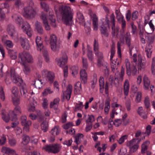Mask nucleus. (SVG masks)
Returning <instances> with one entry per match:
<instances>
[{"label": "nucleus", "mask_w": 155, "mask_h": 155, "mask_svg": "<svg viewBox=\"0 0 155 155\" xmlns=\"http://www.w3.org/2000/svg\"><path fill=\"white\" fill-rule=\"evenodd\" d=\"M48 18L50 21V24L51 26L54 28L56 27L55 23V16L52 13H49V15L48 16Z\"/></svg>", "instance_id": "obj_22"}, {"label": "nucleus", "mask_w": 155, "mask_h": 155, "mask_svg": "<svg viewBox=\"0 0 155 155\" xmlns=\"http://www.w3.org/2000/svg\"><path fill=\"white\" fill-rule=\"evenodd\" d=\"M129 84L128 81L126 80L124 83V95L127 96L129 92Z\"/></svg>", "instance_id": "obj_27"}, {"label": "nucleus", "mask_w": 155, "mask_h": 155, "mask_svg": "<svg viewBox=\"0 0 155 155\" xmlns=\"http://www.w3.org/2000/svg\"><path fill=\"white\" fill-rule=\"evenodd\" d=\"M72 86L71 84H69L67 87L66 90L63 92L64 97H65L66 98L69 100L71 97V95L72 91Z\"/></svg>", "instance_id": "obj_13"}, {"label": "nucleus", "mask_w": 155, "mask_h": 155, "mask_svg": "<svg viewBox=\"0 0 155 155\" xmlns=\"http://www.w3.org/2000/svg\"><path fill=\"white\" fill-rule=\"evenodd\" d=\"M124 37H120V42H118L117 43V54L118 55L119 57L120 58H121V44H124Z\"/></svg>", "instance_id": "obj_16"}, {"label": "nucleus", "mask_w": 155, "mask_h": 155, "mask_svg": "<svg viewBox=\"0 0 155 155\" xmlns=\"http://www.w3.org/2000/svg\"><path fill=\"white\" fill-rule=\"evenodd\" d=\"M44 117L42 113L40 111L38 113L37 115L36 119L39 122L43 121L44 120Z\"/></svg>", "instance_id": "obj_41"}, {"label": "nucleus", "mask_w": 155, "mask_h": 155, "mask_svg": "<svg viewBox=\"0 0 155 155\" xmlns=\"http://www.w3.org/2000/svg\"><path fill=\"white\" fill-rule=\"evenodd\" d=\"M7 30L8 34L12 36L15 31L14 26L11 24H9L8 25Z\"/></svg>", "instance_id": "obj_30"}, {"label": "nucleus", "mask_w": 155, "mask_h": 155, "mask_svg": "<svg viewBox=\"0 0 155 155\" xmlns=\"http://www.w3.org/2000/svg\"><path fill=\"white\" fill-rule=\"evenodd\" d=\"M72 122H69L63 126V128L65 129H68L70 127L74 126Z\"/></svg>", "instance_id": "obj_60"}, {"label": "nucleus", "mask_w": 155, "mask_h": 155, "mask_svg": "<svg viewBox=\"0 0 155 155\" xmlns=\"http://www.w3.org/2000/svg\"><path fill=\"white\" fill-rule=\"evenodd\" d=\"M82 91L81 84L80 82H77L75 86L74 92L75 94H81V92Z\"/></svg>", "instance_id": "obj_25"}, {"label": "nucleus", "mask_w": 155, "mask_h": 155, "mask_svg": "<svg viewBox=\"0 0 155 155\" xmlns=\"http://www.w3.org/2000/svg\"><path fill=\"white\" fill-rule=\"evenodd\" d=\"M144 105L146 109H148L150 107V103L149 98L148 97H146L144 101Z\"/></svg>", "instance_id": "obj_52"}, {"label": "nucleus", "mask_w": 155, "mask_h": 155, "mask_svg": "<svg viewBox=\"0 0 155 155\" xmlns=\"http://www.w3.org/2000/svg\"><path fill=\"white\" fill-rule=\"evenodd\" d=\"M15 19L16 23L17 24H19V25H21L24 22H23V19L20 16H17V18Z\"/></svg>", "instance_id": "obj_61"}, {"label": "nucleus", "mask_w": 155, "mask_h": 155, "mask_svg": "<svg viewBox=\"0 0 155 155\" xmlns=\"http://www.w3.org/2000/svg\"><path fill=\"white\" fill-rule=\"evenodd\" d=\"M83 137L84 136L82 134H77V135L74 137L75 139V142L76 143L77 145H78V142L79 141V139L80 138H83Z\"/></svg>", "instance_id": "obj_57"}, {"label": "nucleus", "mask_w": 155, "mask_h": 155, "mask_svg": "<svg viewBox=\"0 0 155 155\" xmlns=\"http://www.w3.org/2000/svg\"><path fill=\"white\" fill-rule=\"evenodd\" d=\"M57 37L55 35H52L50 38V44L51 49L53 51L56 50Z\"/></svg>", "instance_id": "obj_10"}, {"label": "nucleus", "mask_w": 155, "mask_h": 155, "mask_svg": "<svg viewBox=\"0 0 155 155\" xmlns=\"http://www.w3.org/2000/svg\"><path fill=\"white\" fill-rule=\"evenodd\" d=\"M20 91L21 96L23 97L26 98L28 96V93L27 91L25 84H23L20 87Z\"/></svg>", "instance_id": "obj_19"}, {"label": "nucleus", "mask_w": 155, "mask_h": 155, "mask_svg": "<svg viewBox=\"0 0 155 155\" xmlns=\"http://www.w3.org/2000/svg\"><path fill=\"white\" fill-rule=\"evenodd\" d=\"M125 66L126 73L129 76H130L131 74L134 76L137 74V70L135 66L133 65L130 66V62L127 61L125 63Z\"/></svg>", "instance_id": "obj_6"}, {"label": "nucleus", "mask_w": 155, "mask_h": 155, "mask_svg": "<svg viewBox=\"0 0 155 155\" xmlns=\"http://www.w3.org/2000/svg\"><path fill=\"white\" fill-rule=\"evenodd\" d=\"M34 85L36 88L38 89L41 88L45 85V83L42 81L40 75H38L37 78L35 80Z\"/></svg>", "instance_id": "obj_12"}, {"label": "nucleus", "mask_w": 155, "mask_h": 155, "mask_svg": "<svg viewBox=\"0 0 155 155\" xmlns=\"http://www.w3.org/2000/svg\"><path fill=\"white\" fill-rule=\"evenodd\" d=\"M93 25L94 29L95 30H97L98 28V18L95 14H93L92 17Z\"/></svg>", "instance_id": "obj_24"}, {"label": "nucleus", "mask_w": 155, "mask_h": 155, "mask_svg": "<svg viewBox=\"0 0 155 155\" xmlns=\"http://www.w3.org/2000/svg\"><path fill=\"white\" fill-rule=\"evenodd\" d=\"M143 81L144 83V89L148 90L150 85V81L146 75H145L143 78Z\"/></svg>", "instance_id": "obj_31"}, {"label": "nucleus", "mask_w": 155, "mask_h": 155, "mask_svg": "<svg viewBox=\"0 0 155 155\" xmlns=\"http://www.w3.org/2000/svg\"><path fill=\"white\" fill-rule=\"evenodd\" d=\"M141 140L140 138L133 139L127 142V146L129 148L132 146L137 143H139Z\"/></svg>", "instance_id": "obj_29"}, {"label": "nucleus", "mask_w": 155, "mask_h": 155, "mask_svg": "<svg viewBox=\"0 0 155 155\" xmlns=\"http://www.w3.org/2000/svg\"><path fill=\"white\" fill-rule=\"evenodd\" d=\"M142 94L140 92L137 93L136 96L135 101L137 103H139L141 101Z\"/></svg>", "instance_id": "obj_55"}, {"label": "nucleus", "mask_w": 155, "mask_h": 155, "mask_svg": "<svg viewBox=\"0 0 155 155\" xmlns=\"http://www.w3.org/2000/svg\"><path fill=\"white\" fill-rule=\"evenodd\" d=\"M145 51L146 53L148 58H150L151 57V54L152 52V47L149 45H148L145 48Z\"/></svg>", "instance_id": "obj_37"}, {"label": "nucleus", "mask_w": 155, "mask_h": 155, "mask_svg": "<svg viewBox=\"0 0 155 155\" xmlns=\"http://www.w3.org/2000/svg\"><path fill=\"white\" fill-rule=\"evenodd\" d=\"M100 31L101 34L104 35L105 37H108V36L109 34L106 27L104 26H101L100 29Z\"/></svg>", "instance_id": "obj_38"}, {"label": "nucleus", "mask_w": 155, "mask_h": 155, "mask_svg": "<svg viewBox=\"0 0 155 155\" xmlns=\"http://www.w3.org/2000/svg\"><path fill=\"white\" fill-rule=\"evenodd\" d=\"M139 147V143H137L135 144H134L130 148V152L133 153L136 151L137 150Z\"/></svg>", "instance_id": "obj_49"}, {"label": "nucleus", "mask_w": 155, "mask_h": 155, "mask_svg": "<svg viewBox=\"0 0 155 155\" xmlns=\"http://www.w3.org/2000/svg\"><path fill=\"white\" fill-rule=\"evenodd\" d=\"M6 139L4 135H2L0 138V145H4L6 141Z\"/></svg>", "instance_id": "obj_58"}, {"label": "nucleus", "mask_w": 155, "mask_h": 155, "mask_svg": "<svg viewBox=\"0 0 155 155\" xmlns=\"http://www.w3.org/2000/svg\"><path fill=\"white\" fill-rule=\"evenodd\" d=\"M62 20L66 25L71 26L73 21V13L68 6L61 5L59 7Z\"/></svg>", "instance_id": "obj_1"}, {"label": "nucleus", "mask_w": 155, "mask_h": 155, "mask_svg": "<svg viewBox=\"0 0 155 155\" xmlns=\"http://www.w3.org/2000/svg\"><path fill=\"white\" fill-rule=\"evenodd\" d=\"M22 28L25 31L28 30H30L31 29L30 25L26 21L24 22L23 23Z\"/></svg>", "instance_id": "obj_46"}, {"label": "nucleus", "mask_w": 155, "mask_h": 155, "mask_svg": "<svg viewBox=\"0 0 155 155\" xmlns=\"http://www.w3.org/2000/svg\"><path fill=\"white\" fill-rule=\"evenodd\" d=\"M43 55L46 59V61L48 62L49 60V58L48 56V52L47 50H44L42 51Z\"/></svg>", "instance_id": "obj_63"}, {"label": "nucleus", "mask_w": 155, "mask_h": 155, "mask_svg": "<svg viewBox=\"0 0 155 155\" xmlns=\"http://www.w3.org/2000/svg\"><path fill=\"white\" fill-rule=\"evenodd\" d=\"M60 131L58 126H55L51 131L50 133L52 135L56 136L58 135Z\"/></svg>", "instance_id": "obj_33"}, {"label": "nucleus", "mask_w": 155, "mask_h": 155, "mask_svg": "<svg viewBox=\"0 0 155 155\" xmlns=\"http://www.w3.org/2000/svg\"><path fill=\"white\" fill-rule=\"evenodd\" d=\"M40 18L43 21L45 27L47 30H49L50 29V27L48 24V21L46 18V15L43 12H42L41 15L40 16Z\"/></svg>", "instance_id": "obj_14"}, {"label": "nucleus", "mask_w": 155, "mask_h": 155, "mask_svg": "<svg viewBox=\"0 0 155 155\" xmlns=\"http://www.w3.org/2000/svg\"><path fill=\"white\" fill-rule=\"evenodd\" d=\"M41 7L44 9L45 11L46 12L48 11L49 10V7L48 5L45 2H42L40 3Z\"/></svg>", "instance_id": "obj_50"}, {"label": "nucleus", "mask_w": 155, "mask_h": 155, "mask_svg": "<svg viewBox=\"0 0 155 155\" xmlns=\"http://www.w3.org/2000/svg\"><path fill=\"white\" fill-rule=\"evenodd\" d=\"M21 113V110L20 107L18 106L15 107L12 112L10 114V116L14 117L15 115L17 117V115H20Z\"/></svg>", "instance_id": "obj_18"}, {"label": "nucleus", "mask_w": 155, "mask_h": 155, "mask_svg": "<svg viewBox=\"0 0 155 155\" xmlns=\"http://www.w3.org/2000/svg\"><path fill=\"white\" fill-rule=\"evenodd\" d=\"M41 129L44 132L47 131L48 128V124L46 121H43L41 125Z\"/></svg>", "instance_id": "obj_42"}, {"label": "nucleus", "mask_w": 155, "mask_h": 155, "mask_svg": "<svg viewBox=\"0 0 155 155\" xmlns=\"http://www.w3.org/2000/svg\"><path fill=\"white\" fill-rule=\"evenodd\" d=\"M12 80L14 83L16 84L17 85L21 87L22 86L23 84H25L23 83L22 79L18 77L13 79Z\"/></svg>", "instance_id": "obj_32"}, {"label": "nucleus", "mask_w": 155, "mask_h": 155, "mask_svg": "<svg viewBox=\"0 0 155 155\" xmlns=\"http://www.w3.org/2000/svg\"><path fill=\"white\" fill-rule=\"evenodd\" d=\"M80 78L82 82L84 84L86 83L87 80V75L85 70H83L80 71Z\"/></svg>", "instance_id": "obj_23"}, {"label": "nucleus", "mask_w": 155, "mask_h": 155, "mask_svg": "<svg viewBox=\"0 0 155 155\" xmlns=\"http://www.w3.org/2000/svg\"><path fill=\"white\" fill-rule=\"evenodd\" d=\"M60 101V99L58 98H57L54 100L53 102H51L50 104V107L51 108H52L54 106L57 105L59 104Z\"/></svg>", "instance_id": "obj_47"}, {"label": "nucleus", "mask_w": 155, "mask_h": 155, "mask_svg": "<svg viewBox=\"0 0 155 155\" xmlns=\"http://www.w3.org/2000/svg\"><path fill=\"white\" fill-rule=\"evenodd\" d=\"M0 98L3 101H4L5 99V93L4 91V89L2 86L0 87Z\"/></svg>", "instance_id": "obj_48"}, {"label": "nucleus", "mask_w": 155, "mask_h": 155, "mask_svg": "<svg viewBox=\"0 0 155 155\" xmlns=\"http://www.w3.org/2000/svg\"><path fill=\"white\" fill-rule=\"evenodd\" d=\"M87 56L90 61H93L94 59V56L93 51L90 48H88L87 49Z\"/></svg>", "instance_id": "obj_36"}, {"label": "nucleus", "mask_w": 155, "mask_h": 155, "mask_svg": "<svg viewBox=\"0 0 155 155\" xmlns=\"http://www.w3.org/2000/svg\"><path fill=\"white\" fill-rule=\"evenodd\" d=\"M44 149L49 153L54 154L58 153L60 151L61 147L59 145L57 144L47 145L45 147Z\"/></svg>", "instance_id": "obj_5"}, {"label": "nucleus", "mask_w": 155, "mask_h": 155, "mask_svg": "<svg viewBox=\"0 0 155 155\" xmlns=\"http://www.w3.org/2000/svg\"><path fill=\"white\" fill-rule=\"evenodd\" d=\"M54 74L49 72L48 73L47 78L48 80L52 83L54 81Z\"/></svg>", "instance_id": "obj_53"}, {"label": "nucleus", "mask_w": 155, "mask_h": 155, "mask_svg": "<svg viewBox=\"0 0 155 155\" xmlns=\"http://www.w3.org/2000/svg\"><path fill=\"white\" fill-rule=\"evenodd\" d=\"M2 118L6 122H8L9 120L10 119L13 122L11 123L12 126V128L16 127L18 124V122L17 121V118L15 115L14 116V117L9 116L7 117L6 118L5 114H4V112L2 113Z\"/></svg>", "instance_id": "obj_7"}, {"label": "nucleus", "mask_w": 155, "mask_h": 155, "mask_svg": "<svg viewBox=\"0 0 155 155\" xmlns=\"http://www.w3.org/2000/svg\"><path fill=\"white\" fill-rule=\"evenodd\" d=\"M138 70L143 71L145 67V63L142 62V58L139 55H138Z\"/></svg>", "instance_id": "obj_28"}, {"label": "nucleus", "mask_w": 155, "mask_h": 155, "mask_svg": "<svg viewBox=\"0 0 155 155\" xmlns=\"http://www.w3.org/2000/svg\"><path fill=\"white\" fill-rule=\"evenodd\" d=\"M35 29L38 33L40 35L43 34L44 30L41 23L37 21L35 23Z\"/></svg>", "instance_id": "obj_21"}, {"label": "nucleus", "mask_w": 155, "mask_h": 155, "mask_svg": "<svg viewBox=\"0 0 155 155\" xmlns=\"http://www.w3.org/2000/svg\"><path fill=\"white\" fill-rule=\"evenodd\" d=\"M30 107L28 109V111L30 112H34L35 110V104L34 102H31L30 103Z\"/></svg>", "instance_id": "obj_54"}, {"label": "nucleus", "mask_w": 155, "mask_h": 155, "mask_svg": "<svg viewBox=\"0 0 155 155\" xmlns=\"http://www.w3.org/2000/svg\"><path fill=\"white\" fill-rule=\"evenodd\" d=\"M115 16L113 13L110 16V22L112 24V25L111 27V28L112 30V35L113 37L115 36V34H118V33L119 30L118 28L117 27L115 28Z\"/></svg>", "instance_id": "obj_9"}, {"label": "nucleus", "mask_w": 155, "mask_h": 155, "mask_svg": "<svg viewBox=\"0 0 155 155\" xmlns=\"http://www.w3.org/2000/svg\"><path fill=\"white\" fill-rule=\"evenodd\" d=\"M23 141L21 142V143L24 145L27 144L30 141V138L27 135H24L23 136L22 138Z\"/></svg>", "instance_id": "obj_44"}, {"label": "nucleus", "mask_w": 155, "mask_h": 155, "mask_svg": "<svg viewBox=\"0 0 155 155\" xmlns=\"http://www.w3.org/2000/svg\"><path fill=\"white\" fill-rule=\"evenodd\" d=\"M68 57L66 55L64 54L62 57L58 61V64L61 67L64 68V75L66 77L68 75V67L66 65L64 66L67 62Z\"/></svg>", "instance_id": "obj_3"}, {"label": "nucleus", "mask_w": 155, "mask_h": 155, "mask_svg": "<svg viewBox=\"0 0 155 155\" xmlns=\"http://www.w3.org/2000/svg\"><path fill=\"white\" fill-rule=\"evenodd\" d=\"M8 52L10 58L12 60H15L17 58V54L16 52L14 51L9 50L8 51Z\"/></svg>", "instance_id": "obj_39"}, {"label": "nucleus", "mask_w": 155, "mask_h": 155, "mask_svg": "<svg viewBox=\"0 0 155 155\" xmlns=\"http://www.w3.org/2000/svg\"><path fill=\"white\" fill-rule=\"evenodd\" d=\"M99 82L100 89H103L104 88L105 93L107 95V96H108L109 95V85L107 82H106L104 85V79L102 77H100L99 79Z\"/></svg>", "instance_id": "obj_8"}, {"label": "nucleus", "mask_w": 155, "mask_h": 155, "mask_svg": "<svg viewBox=\"0 0 155 155\" xmlns=\"http://www.w3.org/2000/svg\"><path fill=\"white\" fill-rule=\"evenodd\" d=\"M151 127L150 125H148L146 128V132H143L142 133L140 131H137L136 133L135 137H139L141 134H146L147 136L149 135L151 132Z\"/></svg>", "instance_id": "obj_15"}, {"label": "nucleus", "mask_w": 155, "mask_h": 155, "mask_svg": "<svg viewBox=\"0 0 155 155\" xmlns=\"http://www.w3.org/2000/svg\"><path fill=\"white\" fill-rule=\"evenodd\" d=\"M37 12L31 6H28L24 8L23 16L26 18L31 20L34 18L36 15Z\"/></svg>", "instance_id": "obj_2"}, {"label": "nucleus", "mask_w": 155, "mask_h": 155, "mask_svg": "<svg viewBox=\"0 0 155 155\" xmlns=\"http://www.w3.org/2000/svg\"><path fill=\"white\" fill-rule=\"evenodd\" d=\"M130 25L132 28V32L133 34L134 35L137 31V27L136 26L134 25L133 22L131 23Z\"/></svg>", "instance_id": "obj_64"}, {"label": "nucleus", "mask_w": 155, "mask_h": 155, "mask_svg": "<svg viewBox=\"0 0 155 155\" xmlns=\"http://www.w3.org/2000/svg\"><path fill=\"white\" fill-rule=\"evenodd\" d=\"M2 151L5 153L9 155H17L14 150L5 147H2Z\"/></svg>", "instance_id": "obj_17"}, {"label": "nucleus", "mask_w": 155, "mask_h": 155, "mask_svg": "<svg viewBox=\"0 0 155 155\" xmlns=\"http://www.w3.org/2000/svg\"><path fill=\"white\" fill-rule=\"evenodd\" d=\"M25 64H23L24 66L23 71L25 74H28L30 73V69L29 66Z\"/></svg>", "instance_id": "obj_51"}, {"label": "nucleus", "mask_w": 155, "mask_h": 155, "mask_svg": "<svg viewBox=\"0 0 155 155\" xmlns=\"http://www.w3.org/2000/svg\"><path fill=\"white\" fill-rule=\"evenodd\" d=\"M125 39L126 43L129 47V50H130V52H131L132 49L133 48V47H131L130 46L131 45V39L130 35L128 32L126 33V36L125 37Z\"/></svg>", "instance_id": "obj_26"}, {"label": "nucleus", "mask_w": 155, "mask_h": 155, "mask_svg": "<svg viewBox=\"0 0 155 155\" xmlns=\"http://www.w3.org/2000/svg\"><path fill=\"white\" fill-rule=\"evenodd\" d=\"M10 74L12 80L17 77L16 74L15 73V70L14 69H11Z\"/></svg>", "instance_id": "obj_56"}, {"label": "nucleus", "mask_w": 155, "mask_h": 155, "mask_svg": "<svg viewBox=\"0 0 155 155\" xmlns=\"http://www.w3.org/2000/svg\"><path fill=\"white\" fill-rule=\"evenodd\" d=\"M77 15L79 23L80 24L84 23L85 22V20L83 14L80 12H79L77 13Z\"/></svg>", "instance_id": "obj_40"}, {"label": "nucleus", "mask_w": 155, "mask_h": 155, "mask_svg": "<svg viewBox=\"0 0 155 155\" xmlns=\"http://www.w3.org/2000/svg\"><path fill=\"white\" fill-rule=\"evenodd\" d=\"M138 13L137 11L133 12L132 14L131 19L133 20H135L138 18Z\"/></svg>", "instance_id": "obj_59"}, {"label": "nucleus", "mask_w": 155, "mask_h": 155, "mask_svg": "<svg viewBox=\"0 0 155 155\" xmlns=\"http://www.w3.org/2000/svg\"><path fill=\"white\" fill-rule=\"evenodd\" d=\"M150 143V142L148 141H146L142 145L141 153L142 154H144L147 150L148 146Z\"/></svg>", "instance_id": "obj_35"}, {"label": "nucleus", "mask_w": 155, "mask_h": 155, "mask_svg": "<svg viewBox=\"0 0 155 155\" xmlns=\"http://www.w3.org/2000/svg\"><path fill=\"white\" fill-rule=\"evenodd\" d=\"M35 41L38 50L41 51L43 48V41L41 40V37L39 36H37L36 38Z\"/></svg>", "instance_id": "obj_20"}, {"label": "nucleus", "mask_w": 155, "mask_h": 155, "mask_svg": "<svg viewBox=\"0 0 155 155\" xmlns=\"http://www.w3.org/2000/svg\"><path fill=\"white\" fill-rule=\"evenodd\" d=\"M12 99L13 104L17 106L20 103V99L16 96H12Z\"/></svg>", "instance_id": "obj_45"}, {"label": "nucleus", "mask_w": 155, "mask_h": 155, "mask_svg": "<svg viewBox=\"0 0 155 155\" xmlns=\"http://www.w3.org/2000/svg\"><path fill=\"white\" fill-rule=\"evenodd\" d=\"M71 69L72 70V74L73 75H75L78 74V67L75 66H73L71 68Z\"/></svg>", "instance_id": "obj_62"}, {"label": "nucleus", "mask_w": 155, "mask_h": 155, "mask_svg": "<svg viewBox=\"0 0 155 155\" xmlns=\"http://www.w3.org/2000/svg\"><path fill=\"white\" fill-rule=\"evenodd\" d=\"M21 121L22 125L24 126V128L26 127L27 129H28L29 126L31 124V122L30 120L27 121L26 120Z\"/></svg>", "instance_id": "obj_43"}, {"label": "nucleus", "mask_w": 155, "mask_h": 155, "mask_svg": "<svg viewBox=\"0 0 155 155\" xmlns=\"http://www.w3.org/2000/svg\"><path fill=\"white\" fill-rule=\"evenodd\" d=\"M110 51L111 55L110 60L111 61L112 63L116 64V65H119V60L118 58H116L114 60L112 59L115 53L114 45H112L111 46Z\"/></svg>", "instance_id": "obj_11"}, {"label": "nucleus", "mask_w": 155, "mask_h": 155, "mask_svg": "<svg viewBox=\"0 0 155 155\" xmlns=\"http://www.w3.org/2000/svg\"><path fill=\"white\" fill-rule=\"evenodd\" d=\"M18 58L21 60L22 64L26 63L27 62L30 63L32 60L31 55L28 51H24L21 54L20 53L18 55Z\"/></svg>", "instance_id": "obj_4"}, {"label": "nucleus", "mask_w": 155, "mask_h": 155, "mask_svg": "<svg viewBox=\"0 0 155 155\" xmlns=\"http://www.w3.org/2000/svg\"><path fill=\"white\" fill-rule=\"evenodd\" d=\"M21 43V45L24 49H28L29 48L28 44L26 43L24 39L22 37H20L19 39Z\"/></svg>", "instance_id": "obj_34"}]
</instances>
